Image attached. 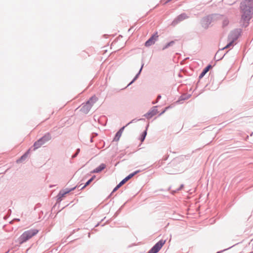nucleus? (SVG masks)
Masks as SVG:
<instances>
[{
  "label": "nucleus",
  "instance_id": "nucleus-8",
  "mask_svg": "<svg viewBox=\"0 0 253 253\" xmlns=\"http://www.w3.org/2000/svg\"><path fill=\"white\" fill-rule=\"evenodd\" d=\"M158 110L157 109V107H153L151 110H150L145 115V116L148 118L150 119L152 118L153 116L156 115L158 113Z\"/></svg>",
  "mask_w": 253,
  "mask_h": 253
},
{
  "label": "nucleus",
  "instance_id": "nucleus-1",
  "mask_svg": "<svg viewBox=\"0 0 253 253\" xmlns=\"http://www.w3.org/2000/svg\"><path fill=\"white\" fill-rule=\"evenodd\" d=\"M253 0H245L241 3V8L243 12L242 17L245 19L250 18L251 15L253 12Z\"/></svg>",
  "mask_w": 253,
  "mask_h": 253
},
{
  "label": "nucleus",
  "instance_id": "nucleus-23",
  "mask_svg": "<svg viewBox=\"0 0 253 253\" xmlns=\"http://www.w3.org/2000/svg\"><path fill=\"white\" fill-rule=\"evenodd\" d=\"M120 187H118V185L114 189L113 192H115Z\"/></svg>",
  "mask_w": 253,
  "mask_h": 253
},
{
  "label": "nucleus",
  "instance_id": "nucleus-24",
  "mask_svg": "<svg viewBox=\"0 0 253 253\" xmlns=\"http://www.w3.org/2000/svg\"><path fill=\"white\" fill-rule=\"evenodd\" d=\"M170 0H168L166 1L164 3H165H165H168V2H169V1H170Z\"/></svg>",
  "mask_w": 253,
  "mask_h": 253
},
{
  "label": "nucleus",
  "instance_id": "nucleus-20",
  "mask_svg": "<svg viewBox=\"0 0 253 253\" xmlns=\"http://www.w3.org/2000/svg\"><path fill=\"white\" fill-rule=\"evenodd\" d=\"M29 150L28 151H27L23 156H22L21 157V159L18 160L17 161V162H19V161H20L21 160H23V159H25L27 157L28 153H29Z\"/></svg>",
  "mask_w": 253,
  "mask_h": 253
},
{
  "label": "nucleus",
  "instance_id": "nucleus-7",
  "mask_svg": "<svg viewBox=\"0 0 253 253\" xmlns=\"http://www.w3.org/2000/svg\"><path fill=\"white\" fill-rule=\"evenodd\" d=\"M158 37L159 36L158 35V33L156 32L145 43V46H149L151 45L154 44L156 41H157Z\"/></svg>",
  "mask_w": 253,
  "mask_h": 253
},
{
  "label": "nucleus",
  "instance_id": "nucleus-17",
  "mask_svg": "<svg viewBox=\"0 0 253 253\" xmlns=\"http://www.w3.org/2000/svg\"><path fill=\"white\" fill-rule=\"evenodd\" d=\"M127 181V180L125 178H124L122 181H121L119 184L118 185V187H120L122 186L123 184H124Z\"/></svg>",
  "mask_w": 253,
  "mask_h": 253
},
{
  "label": "nucleus",
  "instance_id": "nucleus-25",
  "mask_svg": "<svg viewBox=\"0 0 253 253\" xmlns=\"http://www.w3.org/2000/svg\"><path fill=\"white\" fill-rule=\"evenodd\" d=\"M161 98V96H158V98Z\"/></svg>",
  "mask_w": 253,
  "mask_h": 253
},
{
  "label": "nucleus",
  "instance_id": "nucleus-10",
  "mask_svg": "<svg viewBox=\"0 0 253 253\" xmlns=\"http://www.w3.org/2000/svg\"><path fill=\"white\" fill-rule=\"evenodd\" d=\"M106 167V165L104 164H101L98 167L94 169L92 172V173H98L103 170Z\"/></svg>",
  "mask_w": 253,
  "mask_h": 253
},
{
  "label": "nucleus",
  "instance_id": "nucleus-3",
  "mask_svg": "<svg viewBox=\"0 0 253 253\" xmlns=\"http://www.w3.org/2000/svg\"><path fill=\"white\" fill-rule=\"evenodd\" d=\"M97 100V98L96 97L93 96L90 98L86 104L82 106L81 108L82 112L85 114L87 113Z\"/></svg>",
  "mask_w": 253,
  "mask_h": 253
},
{
  "label": "nucleus",
  "instance_id": "nucleus-6",
  "mask_svg": "<svg viewBox=\"0 0 253 253\" xmlns=\"http://www.w3.org/2000/svg\"><path fill=\"white\" fill-rule=\"evenodd\" d=\"M188 16L185 13H182L177 16L172 22L171 25L173 26L177 25L178 23L183 21V20L187 19Z\"/></svg>",
  "mask_w": 253,
  "mask_h": 253
},
{
  "label": "nucleus",
  "instance_id": "nucleus-14",
  "mask_svg": "<svg viewBox=\"0 0 253 253\" xmlns=\"http://www.w3.org/2000/svg\"><path fill=\"white\" fill-rule=\"evenodd\" d=\"M76 187H74L73 188H72V189L71 190H69L68 191H67L66 192H64V191H60L59 194V195L61 197H63L65 194H66L67 193H68L69 192H70L72 190H73L75 189Z\"/></svg>",
  "mask_w": 253,
  "mask_h": 253
},
{
  "label": "nucleus",
  "instance_id": "nucleus-21",
  "mask_svg": "<svg viewBox=\"0 0 253 253\" xmlns=\"http://www.w3.org/2000/svg\"><path fill=\"white\" fill-rule=\"evenodd\" d=\"M228 24V21L227 19H224L223 21V26H225Z\"/></svg>",
  "mask_w": 253,
  "mask_h": 253
},
{
  "label": "nucleus",
  "instance_id": "nucleus-18",
  "mask_svg": "<svg viewBox=\"0 0 253 253\" xmlns=\"http://www.w3.org/2000/svg\"><path fill=\"white\" fill-rule=\"evenodd\" d=\"M174 43V41H171L169 43H168L166 46L163 48V49H166L167 48H168L169 46H171Z\"/></svg>",
  "mask_w": 253,
  "mask_h": 253
},
{
  "label": "nucleus",
  "instance_id": "nucleus-16",
  "mask_svg": "<svg viewBox=\"0 0 253 253\" xmlns=\"http://www.w3.org/2000/svg\"><path fill=\"white\" fill-rule=\"evenodd\" d=\"M127 181V180L125 178H124L122 181H121L119 184L118 185V187H120L122 186L123 184H124Z\"/></svg>",
  "mask_w": 253,
  "mask_h": 253
},
{
  "label": "nucleus",
  "instance_id": "nucleus-12",
  "mask_svg": "<svg viewBox=\"0 0 253 253\" xmlns=\"http://www.w3.org/2000/svg\"><path fill=\"white\" fill-rule=\"evenodd\" d=\"M211 68V65L208 66L201 73L200 75L199 76L200 78H202L209 71L210 69Z\"/></svg>",
  "mask_w": 253,
  "mask_h": 253
},
{
  "label": "nucleus",
  "instance_id": "nucleus-9",
  "mask_svg": "<svg viewBox=\"0 0 253 253\" xmlns=\"http://www.w3.org/2000/svg\"><path fill=\"white\" fill-rule=\"evenodd\" d=\"M212 20L211 16H208L204 18L202 20V24L204 27L207 28Z\"/></svg>",
  "mask_w": 253,
  "mask_h": 253
},
{
  "label": "nucleus",
  "instance_id": "nucleus-2",
  "mask_svg": "<svg viewBox=\"0 0 253 253\" xmlns=\"http://www.w3.org/2000/svg\"><path fill=\"white\" fill-rule=\"evenodd\" d=\"M38 230L35 229L25 231L19 238L20 243L22 244L27 241L36 235L38 233Z\"/></svg>",
  "mask_w": 253,
  "mask_h": 253
},
{
  "label": "nucleus",
  "instance_id": "nucleus-11",
  "mask_svg": "<svg viewBox=\"0 0 253 253\" xmlns=\"http://www.w3.org/2000/svg\"><path fill=\"white\" fill-rule=\"evenodd\" d=\"M125 128V126H123V127H122L118 132L117 133H116V135H115V137L114 138V139L116 141H118L119 139H120V137L122 135V134L123 132V130Z\"/></svg>",
  "mask_w": 253,
  "mask_h": 253
},
{
  "label": "nucleus",
  "instance_id": "nucleus-13",
  "mask_svg": "<svg viewBox=\"0 0 253 253\" xmlns=\"http://www.w3.org/2000/svg\"><path fill=\"white\" fill-rule=\"evenodd\" d=\"M95 176H93L89 180H88L85 183V184L82 187V189L84 188L86 186H88L94 179Z\"/></svg>",
  "mask_w": 253,
  "mask_h": 253
},
{
  "label": "nucleus",
  "instance_id": "nucleus-22",
  "mask_svg": "<svg viewBox=\"0 0 253 253\" xmlns=\"http://www.w3.org/2000/svg\"><path fill=\"white\" fill-rule=\"evenodd\" d=\"M233 42H230L228 44L226 45L225 48H228L232 44Z\"/></svg>",
  "mask_w": 253,
  "mask_h": 253
},
{
  "label": "nucleus",
  "instance_id": "nucleus-15",
  "mask_svg": "<svg viewBox=\"0 0 253 253\" xmlns=\"http://www.w3.org/2000/svg\"><path fill=\"white\" fill-rule=\"evenodd\" d=\"M139 172L138 170L135 171L133 173L129 174L126 177V179L128 181L129 179H130L131 177H132L134 175L137 174Z\"/></svg>",
  "mask_w": 253,
  "mask_h": 253
},
{
  "label": "nucleus",
  "instance_id": "nucleus-19",
  "mask_svg": "<svg viewBox=\"0 0 253 253\" xmlns=\"http://www.w3.org/2000/svg\"><path fill=\"white\" fill-rule=\"evenodd\" d=\"M146 134H147L146 131H144L143 133L142 134L141 138H140L141 142H143L144 141V140L145 139Z\"/></svg>",
  "mask_w": 253,
  "mask_h": 253
},
{
  "label": "nucleus",
  "instance_id": "nucleus-4",
  "mask_svg": "<svg viewBox=\"0 0 253 253\" xmlns=\"http://www.w3.org/2000/svg\"><path fill=\"white\" fill-rule=\"evenodd\" d=\"M51 139V136L49 134H46L44 135L42 138L36 141L34 144V150L40 148L42 145L44 144L46 142L49 140Z\"/></svg>",
  "mask_w": 253,
  "mask_h": 253
},
{
  "label": "nucleus",
  "instance_id": "nucleus-5",
  "mask_svg": "<svg viewBox=\"0 0 253 253\" xmlns=\"http://www.w3.org/2000/svg\"><path fill=\"white\" fill-rule=\"evenodd\" d=\"M166 240H161L148 252V253H157L165 244Z\"/></svg>",
  "mask_w": 253,
  "mask_h": 253
}]
</instances>
